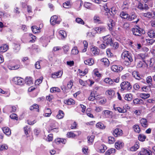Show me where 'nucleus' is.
<instances>
[{"instance_id": "nucleus-9", "label": "nucleus", "mask_w": 155, "mask_h": 155, "mask_svg": "<svg viewBox=\"0 0 155 155\" xmlns=\"http://www.w3.org/2000/svg\"><path fill=\"white\" fill-rule=\"evenodd\" d=\"M58 17L55 15L52 16L50 19V23L52 25H54L55 23L59 24L60 23V21L57 20Z\"/></svg>"}, {"instance_id": "nucleus-12", "label": "nucleus", "mask_w": 155, "mask_h": 155, "mask_svg": "<svg viewBox=\"0 0 155 155\" xmlns=\"http://www.w3.org/2000/svg\"><path fill=\"white\" fill-rule=\"evenodd\" d=\"M139 148V143L138 141L136 142L134 146L131 147L130 150L132 151H136Z\"/></svg>"}, {"instance_id": "nucleus-30", "label": "nucleus", "mask_w": 155, "mask_h": 155, "mask_svg": "<svg viewBox=\"0 0 155 155\" xmlns=\"http://www.w3.org/2000/svg\"><path fill=\"white\" fill-rule=\"evenodd\" d=\"M148 34L150 38H154L155 36V31L154 30H150L148 32Z\"/></svg>"}, {"instance_id": "nucleus-52", "label": "nucleus", "mask_w": 155, "mask_h": 155, "mask_svg": "<svg viewBox=\"0 0 155 155\" xmlns=\"http://www.w3.org/2000/svg\"><path fill=\"white\" fill-rule=\"evenodd\" d=\"M94 138V136L93 135H92L91 136H88L87 137L88 141L90 143H91V144L92 142H93Z\"/></svg>"}, {"instance_id": "nucleus-17", "label": "nucleus", "mask_w": 155, "mask_h": 155, "mask_svg": "<svg viewBox=\"0 0 155 155\" xmlns=\"http://www.w3.org/2000/svg\"><path fill=\"white\" fill-rule=\"evenodd\" d=\"M115 25L114 21L112 19H110L109 22L108 23V25L109 27V30L110 31H112L113 29V27Z\"/></svg>"}, {"instance_id": "nucleus-46", "label": "nucleus", "mask_w": 155, "mask_h": 155, "mask_svg": "<svg viewBox=\"0 0 155 155\" xmlns=\"http://www.w3.org/2000/svg\"><path fill=\"white\" fill-rule=\"evenodd\" d=\"M78 51L76 47H74L71 51V54H76L78 53Z\"/></svg>"}, {"instance_id": "nucleus-10", "label": "nucleus", "mask_w": 155, "mask_h": 155, "mask_svg": "<svg viewBox=\"0 0 155 155\" xmlns=\"http://www.w3.org/2000/svg\"><path fill=\"white\" fill-rule=\"evenodd\" d=\"M136 19L137 20L134 22L137 23L139 21V19L137 18V16L135 14H132L131 15H128L127 20L129 21H131Z\"/></svg>"}, {"instance_id": "nucleus-7", "label": "nucleus", "mask_w": 155, "mask_h": 155, "mask_svg": "<svg viewBox=\"0 0 155 155\" xmlns=\"http://www.w3.org/2000/svg\"><path fill=\"white\" fill-rule=\"evenodd\" d=\"M94 30L97 33L100 34L105 32L106 31L105 27L104 26H100L94 28Z\"/></svg>"}, {"instance_id": "nucleus-28", "label": "nucleus", "mask_w": 155, "mask_h": 155, "mask_svg": "<svg viewBox=\"0 0 155 155\" xmlns=\"http://www.w3.org/2000/svg\"><path fill=\"white\" fill-rule=\"evenodd\" d=\"M123 143L121 142H118L115 143V147L116 148L119 149L121 148L123 146Z\"/></svg>"}, {"instance_id": "nucleus-38", "label": "nucleus", "mask_w": 155, "mask_h": 155, "mask_svg": "<svg viewBox=\"0 0 155 155\" xmlns=\"http://www.w3.org/2000/svg\"><path fill=\"white\" fill-rule=\"evenodd\" d=\"M146 138V136L143 134H140L138 137V140L141 141H143Z\"/></svg>"}, {"instance_id": "nucleus-33", "label": "nucleus", "mask_w": 155, "mask_h": 155, "mask_svg": "<svg viewBox=\"0 0 155 155\" xmlns=\"http://www.w3.org/2000/svg\"><path fill=\"white\" fill-rule=\"evenodd\" d=\"M134 131L136 133H139L140 131V128L138 125L136 124L133 126Z\"/></svg>"}, {"instance_id": "nucleus-29", "label": "nucleus", "mask_w": 155, "mask_h": 155, "mask_svg": "<svg viewBox=\"0 0 155 155\" xmlns=\"http://www.w3.org/2000/svg\"><path fill=\"white\" fill-rule=\"evenodd\" d=\"M128 14L126 12H124L123 11L121 12L120 14V16L122 18L124 19H127V17Z\"/></svg>"}, {"instance_id": "nucleus-3", "label": "nucleus", "mask_w": 155, "mask_h": 155, "mask_svg": "<svg viewBox=\"0 0 155 155\" xmlns=\"http://www.w3.org/2000/svg\"><path fill=\"white\" fill-rule=\"evenodd\" d=\"M120 86L121 88L120 90L121 91L124 90L129 91L132 87V86L130 83L127 81L122 82L120 85Z\"/></svg>"}, {"instance_id": "nucleus-4", "label": "nucleus", "mask_w": 155, "mask_h": 155, "mask_svg": "<svg viewBox=\"0 0 155 155\" xmlns=\"http://www.w3.org/2000/svg\"><path fill=\"white\" fill-rule=\"evenodd\" d=\"M13 83L18 85H22L24 83V80L23 79L19 77H14L12 79Z\"/></svg>"}, {"instance_id": "nucleus-60", "label": "nucleus", "mask_w": 155, "mask_h": 155, "mask_svg": "<svg viewBox=\"0 0 155 155\" xmlns=\"http://www.w3.org/2000/svg\"><path fill=\"white\" fill-rule=\"evenodd\" d=\"M10 118L13 120H18V117H17V115L15 114H12L10 115Z\"/></svg>"}, {"instance_id": "nucleus-48", "label": "nucleus", "mask_w": 155, "mask_h": 155, "mask_svg": "<svg viewBox=\"0 0 155 155\" xmlns=\"http://www.w3.org/2000/svg\"><path fill=\"white\" fill-rule=\"evenodd\" d=\"M141 151L142 152V154L143 155H150V152L147 150L143 149Z\"/></svg>"}, {"instance_id": "nucleus-44", "label": "nucleus", "mask_w": 155, "mask_h": 155, "mask_svg": "<svg viewBox=\"0 0 155 155\" xmlns=\"http://www.w3.org/2000/svg\"><path fill=\"white\" fill-rule=\"evenodd\" d=\"M67 135V137L68 138H74L76 137V135L75 134L71 132L68 133Z\"/></svg>"}, {"instance_id": "nucleus-32", "label": "nucleus", "mask_w": 155, "mask_h": 155, "mask_svg": "<svg viewBox=\"0 0 155 155\" xmlns=\"http://www.w3.org/2000/svg\"><path fill=\"white\" fill-rule=\"evenodd\" d=\"M2 130L3 132L7 135H10V132H9V129L8 127H5L2 128Z\"/></svg>"}, {"instance_id": "nucleus-2", "label": "nucleus", "mask_w": 155, "mask_h": 155, "mask_svg": "<svg viewBox=\"0 0 155 155\" xmlns=\"http://www.w3.org/2000/svg\"><path fill=\"white\" fill-rule=\"evenodd\" d=\"M132 32L134 35L138 36H141L145 33V31L137 26L132 29Z\"/></svg>"}, {"instance_id": "nucleus-39", "label": "nucleus", "mask_w": 155, "mask_h": 155, "mask_svg": "<svg viewBox=\"0 0 155 155\" xmlns=\"http://www.w3.org/2000/svg\"><path fill=\"white\" fill-rule=\"evenodd\" d=\"M106 94H108L109 95L113 96L115 94V92L113 90L109 89L107 91Z\"/></svg>"}, {"instance_id": "nucleus-1", "label": "nucleus", "mask_w": 155, "mask_h": 155, "mask_svg": "<svg viewBox=\"0 0 155 155\" xmlns=\"http://www.w3.org/2000/svg\"><path fill=\"white\" fill-rule=\"evenodd\" d=\"M121 56L124 60L123 62L124 64L126 66L130 65L133 60L132 54L128 51H124L121 54Z\"/></svg>"}, {"instance_id": "nucleus-50", "label": "nucleus", "mask_w": 155, "mask_h": 155, "mask_svg": "<svg viewBox=\"0 0 155 155\" xmlns=\"http://www.w3.org/2000/svg\"><path fill=\"white\" fill-rule=\"evenodd\" d=\"M76 21L78 23L82 25H84V21L79 18H76Z\"/></svg>"}, {"instance_id": "nucleus-63", "label": "nucleus", "mask_w": 155, "mask_h": 155, "mask_svg": "<svg viewBox=\"0 0 155 155\" xmlns=\"http://www.w3.org/2000/svg\"><path fill=\"white\" fill-rule=\"evenodd\" d=\"M53 135L52 134H50L47 137V139L46 140L48 142H50L52 141L53 140Z\"/></svg>"}, {"instance_id": "nucleus-21", "label": "nucleus", "mask_w": 155, "mask_h": 155, "mask_svg": "<svg viewBox=\"0 0 155 155\" xmlns=\"http://www.w3.org/2000/svg\"><path fill=\"white\" fill-rule=\"evenodd\" d=\"M116 150L115 149L111 148L110 150H107L105 153L106 155H113L114 153Z\"/></svg>"}, {"instance_id": "nucleus-26", "label": "nucleus", "mask_w": 155, "mask_h": 155, "mask_svg": "<svg viewBox=\"0 0 155 155\" xmlns=\"http://www.w3.org/2000/svg\"><path fill=\"white\" fill-rule=\"evenodd\" d=\"M110 46L113 49L115 50L118 48L119 45L117 42H115L114 43L113 42L112 43H111Z\"/></svg>"}, {"instance_id": "nucleus-15", "label": "nucleus", "mask_w": 155, "mask_h": 155, "mask_svg": "<svg viewBox=\"0 0 155 155\" xmlns=\"http://www.w3.org/2000/svg\"><path fill=\"white\" fill-rule=\"evenodd\" d=\"M54 142L57 144H58L61 143L65 144L66 142V140L64 139L58 138L55 140Z\"/></svg>"}, {"instance_id": "nucleus-61", "label": "nucleus", "mask_w": 155, "mask_h": 155, "mask_svg": "<svg viewBox=\"0 0 155 155\" xmlns=\"http://www.w3.org/2000/svg\"><path fill=\"white\" fill-rule=\"evenodd\" d=\"M108 141L109 143L112 144L115 142V140L114 137H108Z\"/></svg>"}, {"instance_id": "nucleus-8", "label": "nucleus", "mask_w": 155, "mask_h": 155, "mask_svg": "<svg viewBox=\"0 0 155 155\" xmlns=\"http://www.w3.org/2000/svg\"><path fill=\"white\" fill-rule=\"evenodd\" d=\"M113 134L114 137H117L123 134V131L120 129L117 128L114 130Z\"/></svg>"}, {"instance_id": "nucleus-19", "label": "nucleus", "mask_w": 155, "mask_h": 155, "mask_svg": "<svg viewBox=\"0 0 155 155\" xmlns=\"http://www.w3.org/2000/svg\"><path fill=\"white\" fill-rule=\"evenodd\" d=\"M74 101L71 98L68 100H65L64 101V102L65 104L69 105L74 104Z\"/></svg>"}, {"instance_id": "nucleus-36", "label": "nucleus", "mask_w": 155, "mask_h": 155, "mask_svg": "<svg viewBox=\"0 0 155 155\" xmlns=\"http://www.w3.org/2000/svg\"><path fill=\"white\" fill-rule=\"evenodd\" d=\"M101 61L104 63V64L106 66L109 65V61L106 58H104L101 59Z\"/></svg>"}, {"instance_id": "nucleus-45", "label": "nucleus", "mask_w": 155, "mask_h": 155, "mask_svg": "<svg viewBox=\"0 0 155 155\" xmlns=\"http://www.w3.org/2000/svg\"><path fill=\"white\" fill-rule=\"evenodd\" d=\"M91 50L92 51V54H93L96 55L99 54L97 49L96 47L91 48Z\"/></svg>"}, {"instance_id": "nucleus-13", "label": "nucleus", "mask_w": 155, "mask_h": 155, "mask_svg": "<svg viewBox=\"0 0 155 155\" xmlns=\"http://www.w3.org/2000/svg\"><path fill=\"white\" fill-rule=\"evenodd\" d=\"M25 81L26 84L31 85L33 84V80L32 78L30 77H26L25 79Z\"/></svg>"}, {"instance_id": "nucleus-14", "label": "nucleus", "mask_w": 155, "mask_h": 155, "mask_svg": "<svg viewBox=\"0 0 155 155\" xmlns=\"http://www.w3.org/2000/svg\"><path fill=\"white\" fill-rule=\"evenodd\" d=\"M63 72L61 71H59L57 72H55L53 73L52 74V77L53 78H56L61 77L62 75Z\"/></svg>"}, {"instance_id": "nucleus-40", "label": "nucleus", "mask_w": 155, "mask_h": 155, "mask_svg": "<svg viewBox=\"0 0 155 155\" xmlns=\"http://www.w3.org/2000/svg\"><path fill=\"white\" fill-rule=\"evenodd\" d=\"M64 115L63 112L61 110H59L58 114L56 117L58 119H61L64 117Z\"/></svg>"}, {"instance_id": "nucleus-43", "label": "nucleus", "mask_w": 155, "mask_h": 155, "mask_svg": "<svg viewBox=\"0 0 155 155\" xmlns=\"http://www.w3.org/2000/svg\"><path fill=\"white\" fill-rule=\"evenodd\" d=\"M12 47L16 51H18L20 49L19 45L13 43L12 45Z\"/></svg>"}, {"instance_id": "nucleus-24", "label": "nucleus", "mask_w": 155, "mask_h": 155, "mask_svg": "<svg viewBox=\"0 0 155 155\" xmlns=\"http://www.w3.org/2000/svg\"><path fill=\"white\" fill-rule=\"evenodd\" d=\"M104 81L106 83L110 85L114 83L113 80L109 78H105L104 80Z\"/></svg>"}, {"instance_id": "nucleus-57", "label": "nucleus", "mask_w": 155, "mask_h": 155, "mask_svg": "<svg viewBox=\"0 0 155 155\" xmlns=\"http://www.w3.org/2000/svg\"><path fill=\"white\" fill-rule=\"evenodd\" d=\"M29 35L30 37L32 38V40H30L29 42H34L36 38V37L31 34H29Z\"/></svg>"}, {"instance_id": "nucleus-5", "label": "nucleus", "mask_w": 155, "mask_h": 155, "mask_svg": "<svg viewBox=\"0 0 155 155\" xmlns=\"http://www.w3.org/2000/svg\"><path fill=\"white\" fill-rule=\"evenodd\" d=\"M103 39L104 40V42L107 45H110L111 43H112L113 42L112 38L110 35H107L103 37Z\"/></svg>"}, {"instance_id": "nucleus-58", "label": "nucleus", "mask_w": 155, "mask_h": 155, "mask_svg": "<svg viewBox=\"0 0 155 155\" xmlns=\"http://www.w3.org/2000/svg\"><path fill=\"white\" fill-rule=\"evenodd\" d=\"M73 81L72 80H71L69 81L67 84V87L69 89H71L73 85Z\"/></svg>"}, {"instance_id": "nucleus-6", "label": "nucleus", "mask_w": 155, "mask_h": 155, "mask_svg": "<svg viewBox=\"0 0 155 155\" xmlns=\"http://www.w3.org/2000/svg\"><path fill=\"white\" fill-rule=\"evenodd\" d=\"M111 69L114 72H119L121 71L123 68L121 66L114 65L112 66Z\"/></svg>"}, {"instance_id": "nucleus-22", "label": "nucleus", "mask_w": 155, "mask_h": 155, "mask_svg": "<svg viewBox=\"0 0 155 155\" xmlns=\"http://www.w3.org/2000/svg\"><path fill=\"white\" fill-rule=\"evenodd\" d=\"M59 34L61 37V39H64L67 36V34L66 32L63 30H60L59 31Z\"/></svg>"}, {"instance_id": "nucleus-23", "label": "nucleus", "mask_w": 155, "mask_h": 155, "mask_svg": "<svg viewBox=\"0 0 155 155\" xmlns=\"http://www.w3.org/2000/svg\"><path fill=\"white\" fill-rule=\"evenodd\" d=\"M132 75L133 76L137 79L140 80L141 78L138 74V72L137 71H133L132 73Z\"/></svg>"}, {"instance_id": "nucleus-27", "label": "nucleus", "mask_w": 155, "mask_h": 155, "mask_svg": "<svg viewBox=\"0 0 155 155\" xmlns=\"http://www.w3.org/2000/svg\"><path fill=\"white\" fill-rule=\"evenodd\" d=\"M133 98V96L131 94H127L124 97L125 100L128 101H131Z\"/></svg>"}, {"instance_id": "nucleus-47", "label": "nucleus", "mask_w": 155, "mask_h": 155, "mask_svg": "<svg viewBox=\"0 0 155 155\" xmlns=\"http://www.w3.org/2000/svg\"><path fill=\"white\" fill-rule=\"evenodd\" d=\"M24 129L25 134L27 135L30 132V127L28 126H26L24 127Z\"/></svg>"}, {"instance_id": "nucleus-59", "label": "nucleus", "mask_w": 155, "mask_h": 155, "mask_svg": "<svg viewBox=\"0 0 155 155\" xmlns=\"http://www.w3.org/2000/svg\"><path fill=\"white\" fill-rule=\"evenodd\" d=\"M143 15L145 17L150 18L152 17V14L151 12H148L146 13H144Z\"/></svg>"}, {"instance_id": "nucleus-41", "label": "nucleus", "mask_w": 155, "mask_h": 155, "mask_svg": "<svg viewBox=\"0 0 155 155\" xmlns=\"http://www.w3.org/2000/svg\"><path fill=\"white\" fill-rule=\"evenodd\" d=\"M31 29L34 33H36L39 31L38 28L36 26H33L31 27Z\"/></svg>"}, {"instance_id": "nucleus-62", "label": "nucleus", "mask_w": 155, "mask_h": 155, "mask_svg": "<svg viewBox=\"0 0 155 155\" xmlns=\"http://www.w3.org/2000/svg\"><path fill=\"white\" fill-rule=\"evenodd\" d=\"M146 41L149 45H151L155 42V40L152 39H146Z\"/></svg>"}, {"instance_id": "nucleus-25", "label": "nucleus", "mask_w": 155, "mask_h": 155, "mask_svg": "<svg viewBox=\"0 0 155 155\" xmlns=\"http://www.w3.org/2000/svg\"><path fill=\"white\" fill-rule=\"evenodd\" d=\"M148 55L146 54L141 53L138 55V58L139 59L144 60L148 57Z\"/></svg>"}, {"instance_id": "nucleus-34", "label": "nucleus", "mask_w": 155, "mask_h": 155, "mask_svg": "<svg viewBox=\"0 0 155 155\" xmlns=\"http://www.w3.org/2000/svg\"><path fill=\"white\" fill-rule=\"evenodd\" d=\"M97 97L94 95V93H91L90 96L88 98V100L90 101H93L95 99H97Z\"/></svg>"}, {"instance_id": "nucleus-54", "label": "nucleus", "mask_w": 155, "mask_h": 155, "mask_svg": "<svg viewBox=\"0 0 155 155\" xmlns=\"http://www.w3.org/2000/svg\"><path fill=\"white\" fill-rule=\"evenodd\" d=\"M63 7L65 8H69L70 7V4L69 2H67L63 4Z\"/></svg>"}, {"instance_id": "nucleus-37", "label": "nucleus", "mask_w": 155, "mask_h": 155, "mask_svg": "<svg viewBox=\"0 0 155 155\" xmlns=\"http://www.w3.org/2000/svg\"><path fill=\"white\" fill-rule=\"evenodd\" d=\"M143 101L141 99L136 98L134 100L133 103L134 104H140L143 103Z\"/></svg>"}, {"instance_id": "nucleus-35", "label": "nucleus", "mask_w": 155, "mask_h": 155, "mask_svg": "<svg viewBox=\"0 0 155 155\" xmlns=\"http://www.w3.org/2000/svg\"><path fill=\"white\" fill-rule=\"evenodd\" d=\"M96 127L101 129H103L105 128L106 126L101 122H98L97 124Z\"/></svg>"}, {"instance_id": "nucleus-64", "label": "nucleus", "mask_w": 155, "mask_h": 155, "mask_svg": "<svg viewBox=\"0 0 155 155\" xmlns=\"http://www.w3.org/2000/svg\"><path fill=\"white\" fill-rule=\"evenodd\" d=\"M104 114L105 116H107L110 115L112 113V112L108 110H104Z\"/></svg>"}, {"instance_id": "nucleus-31", "label": "nucleus", "mask_w": 155, "mask_h": 155, "mask_svg": "<svg viewBox=\"0 0 155 155\" xmlns=\"http://www.w3.org/2000/svg\"><path fill=\"white\" fill-rule=\"evenodd\" d=\"M60 91V89L58 87H53L51 88L50 89V91L51 92H59Z\"/></svg>"}, {"instance_id": "nucleus-20", "label": "nucleus", "mask_w": 155, "mask_h": 155, "mask_svg": "<svg viewBox=\"0 0 155 155\" xmlns=\"http://www.w3.org/2000/svg\"><path fill=\"white\" fill-rule=\"evenodd\" d=\"M8 48V46L6 44L3 45L0 47V51L2 52H5Z\"/></svg>"}, {"instance_id": "nucleus-51", "label": "nucleus", "mask_w": 155, "mask_h": 155, "mask_svg": "<svg viewBox=\"0 0 155 155\" xmlns=\"http://www.w3.org/2000/svg\"><path fill=\"white\" fill-rule=\"evenodd\" d=\"M116 11L114 9V8H111V10L110 9H109V13L111 15H114L116 13Z\"/></svg>"}, {"instance_id": "nucleus-55", "label": "nucleus", "mask_w": 155, "mask_h": 155, "mask_svg": "<svg viewBox=\"0 0 155 155\" xmlns=\"http://www.w3.org/2000/svg\"><path fill=\"white\" fill-rule=\"evenodd\" d=\"M145 65L144 63L141 61H140L137 64V67L138 68H143Z\"/></svg>"}, {"instance_id": "nucleus-42", "label": "nucleus", "mask_w": 155, "mask_h": 155, "mask_svg": "<svg viewBox=\"0 0 155 155\" xmlns=\"http://www.w3.org/2000/svg\"><path fill=\"white\" fill-rule=\"evenodd\" d=\"M107 149V147L104 145H101L100 147V152L101 153H104Z\"/></svg>"}, {"instance_id": "nucleus-16", "label": "nucleus", "mask_w": 155, "mask_h": 155, "mask_svg": "<svg viewBox=\"0 0 155 155\" xmlns=\"http://www.w3.org/2000/svg\"><path fill=\"white\" fill-rule=\"evenodd\" d=\"M30 110H34L38 112H39V110L38 105L36 104H33L30 106Z\"/></svg>"}, {"instance_id": "nucleus-53", "label": "nucleus", "mask_w": 155, "mask_h": 155, "mask_svg": "<svg viewBox=\"0 0 155 155\" xmlns=\"http://www.w3.org/2000/svg\"><path fill=\"white\" fill-rule=\"evenodd\" d=\"M47 110L48 111H49V113L45 112L44 114V116L46 117H49L51 114V110L50 109L48 108H47Z\"/></svg>"}, {"instance_id": "nucleus-49", "label": "nucleus", "mask_w": 155, "mask_h": 155, "mask_svg": "<svg viewBox=\"0 0 155 155\" xmlns=\"http://www.w3.org/2000/svg\"><path fill=\"white\" fill-rule=\"evenodd\" d=\"M117 110L119 113H125L127 112V110L124 107L121 108L120 107H117Z\"/></svg>"}, {"instance_id": "nucleus-18", "label": "nucleus", "mask_w": 155, "mask_h": 155, "mask_svg": "<svg viewBox=\"0 0 155 155\" xmlns=\"http://www.w3.org/2000/svg\"><path fill=\"white\" fill-rule=\"evenodd\" d=\"M85 64L89 65H92L94 63V60L91 58H90L84 61Z\"/></svg>"}, {"instance_id": "nucleus-11", "label": "nucleus", "mask_w": 155, "mask_h": 155, "mask_svg": "<svg viewBox=\"0 0 155 155\" xmlns=\"http://www.w3.org/2000/svg\"><path fill=\"white\" fill-rule=\"evenodd\" d=\"M140 122L142 126L143 127H146L148 125L147 121L145 118H142L140 120Z\"/></svg>"}, {"instance_id": "nucleus-56", "label": "nucleus", "mask_w": 155, "mask_h": 155, "mask_svg": "<svg viewBox=\"0 0 155 155\" xmlns=\"http://www.w3.org/2000/svg\"><path fill=\"white\" fill-rule=\"evenodd\" d=\"M141 97L144 99H146L150 97V94H146L144 93L142 94H140Z\"/></svg>"}]
</instances>
